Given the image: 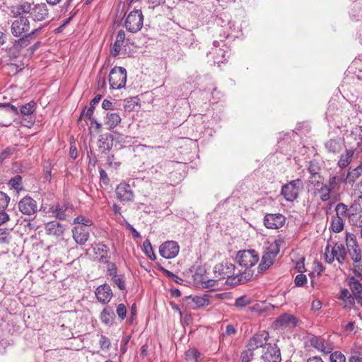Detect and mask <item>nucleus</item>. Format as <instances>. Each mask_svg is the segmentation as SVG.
<instances>
[{"instance_id": "7ed1b4c3", "label": "nucleus", "mask_w": 362, "mask_h": 362, "mask_svg": "<svg viewBox=\"0 0 362 362\" xmlns=\"http://www.w3.org/2000/svg\"><path fill=\"white\" fill-rule=\"evenodd\" d=\"M346 249L342 243H336L334 246L328 244L325 248V259L329 264L337 260L340 265H343L346 262Z\"/></svg>"}, {"instance_id": "338daca9", "label": "nucleus", "mask_w": 362, "mask_h": 362, "mask_svg": "<svg viewBox=\"0 0 362 362\" xmlns=\"http://www.w3.org/2000/svg\"><path fill=\"white\" fill-rule=\"evenodd\" d=\"M322 308V303L318 300H315L312 303V310L317 311Z\"/></svg>"}, {"instance_id": "5701e85b", "label": "nucleus", "mask_w": 362, "mask_h": 362, "mask_svg": "<svg viewBox=\"0 0 362 362\" xmlns=\"http://www.w3.org/2000/svg\"><path fill=\"white\" fill-rule=\"evenodd\" d=\"M45 230L48 235L59 238L63 235L64 228L57 221H50L46 224Z\"/></svg>"}, {"instance_id": "a211bd4d", "label": "nucleus", "mask_w": 362, "mask_h": 362, "mask_svg": "<svg viewBox=\"0 0 362 362\" xmlns=\"http://www.w3.org/2000/svg\"><path fill=\"white\" fill-rule=\"evenodd\" d=\"M269 339V333L266 331H262L259 333L255 334L249 341L247 347L250 350L257 349L259 347H262L267 344Z\"/></svg>"}, {"instance_id": "58836bf2", "label": "nucleus", "mask_w": 362, "mask_h": 362, "mask_svg": "<svg viewBox=\"0 0 362 362\" xmlns=\"http://www.w3.org/2000/svg\"><path fill=\"white\" fill-rule=\"evenodd\" d=\"M66 207L65 206H60L57 204L55 209L52 211L54 216L59 220H64L66 218Z\"/></svg>"}, {"instance_id": "20e7f679", "label": "nucleus", "mask_w": 362, "mask_h": 362, "mask_svg": "<svg viewBox=\"0 0 362 362\" xmlns=\"http://www.w3.org/2000/svg\"><path fill=\"white\" fill-rule=\"evenodd\" d=\"M303 187V181L300 179H296L283 185L281 189V194L286 201L292 202L298 197L299 192Z\"/></svg>"}, {"instance_id": "5fc2aeb1", "label": "nucleus", "mask_w": 362, "mask_h": 362, "mask_svg": "<svg viewBox=\"0 0 362 362\" xmlns=\"http://www.w3.org/2000/svg\"><path fill=\"white\" fill-rule=\"evenodd\" d=\"M0 108L5 109L7 112L18 114V108L10 103H0Z\"/></svg>"}, {"instance_id": "4be33fe9", "label": "nucleus", "mask_w": 362, "mask_h": 362, "mask_svg": "<svg viewBox=\"0 0 362 362\" xmlns=\"http://www.w3.org/2000/svg\"><path fill=\"white\" fill-rule=\"evenodd\" d=\"M316 189L314 191L315 195H318L322 202L328 201L330 199V194L333 192L327 186L320 181L314 183Z\"/></svg>"}, {"instance_id": "6ab92c4d", "label": "nucleus", "mask_w": 362, "mask_h": 362, "mask_svg": "<svg viewBox=\"0 0 362 362\" xmlns=\"http://www.w3.org/2000/svg\"><path fill=\"white\" fill-rule=\"evenodd\" d=\"M296 325V317L293 315L288 313L280 315L274 322V326L276 329H284L288 327H295Z\"/></svg>"}, {"instance_id": "13d9d810", "label": "nucleus", "mask_w": 362, "mask_h": 362, "mask_svg": "<svg viewBox=\"0 0 362 362\" xmlns=\"http://www.w3.org/2000/svg\"><path fill=\"white\" fill-rule=\"evenodd\" d=\"M307 282V277L303 274H298L295 278V284L297 286H303Z\"/></svg>"}, {"instance_id": "ea45409f", "label": "nucleus", "mask_w": 362, "mask_h": 362, "mask_svg": "<svg viewBox=\"0 0 362 362\" xmlns=\"http://www.w3.org/2000/svg\"><path fill=\"white\" fill-rule=\"evenodd\" d=\"M252 303L251 298L247 296H242L235 300V305L238 308H243Z\"/></svg>"}, {"instance_id": "f03ea898", "label": "nucleus", "mask_w": 362, "mask_h": 362, "mask_svg": "<svg viewBox=\"0 0 362 362\" xmlns=\"http://www.w3.org/2000/svg\"><path fill=\"white\" fill-rule=\"evenodd\" d=\"M345 240L347 253L353 262V272L356 276L362 279V255L356 238L353 233H346Z\"/></svg>"}, {"instance_id": "79ce46f5", "label": "nucleus", "mask_w": 362, "mask_h": 362, "mask_svg": "<svg viewBox=\"0 0 362 362\" xmlns=\"http://www.w3.org/2000/svg\"><path fill=\"white\" fill-rule=\"evenodd\" d=\"M74 223L77 224V226H84L88 228L93 225V221L83 216H78L74 218Z\"/></svg>"}, {"instance_id": "9b49d317", "label": "nucleus", "mask_w": 362, "mask_h": 362, "mask_svg": "<svg viewBox=\"0 0 362 362\" xmlns=\"http://www.w3.org/2000/svg\"><path fill=\"white\" fill-rule=\"evenodd\" d=\"M115 194L117 199L121 202H130L134 198L132 187L126 182H122L117 186Z\"/></svg>"}, {"instance_id": "f257e3e1", "label": "nucleus", "mask_w": 362, "mask_h": 362, "mask_svg": "<svg viewBox=\"0 0 362 362\" xmlns=\"http://www.w3.org/2000/svg\"><path fill=\"white\" fill-rule=\"evenodd\" d=\"M13 17L28 14L34 22L43 21L48 18L49 11L46 4H33L28 1L22 2L16 5L11 10Z\"/></svg>"}, {"instance_id": "6e6d98bb", "label": "nucleus", "mask_w": 362, "mask_h": 362, "mask_svg": "<svg viewBox=\"0 0 362 362\" xmlns=\"http://www.w3.org/2000/svg\"><path fill=\"white\" fill-rule=\"evenodd\" d=\"M99 344L102 349H108L111 344L110 339L104 335H101Z\"/></svg>"}, {"instance_id": "3c124183", "label": "nucleus", "mask_w": 362, "mask_h": 362, "mask_svg": "<svg viewBox=\"0 0 362 362\" xmlns=\"http://www.w3.org/2000/svg\"><path fill=\"white\" fill-rule=\"evenodd\" d=\"M15 151L13 147H7L0 153V161L2 162L6 158H9Z\"/></svg>"}, {"instance_id": "b1692460", "label": "nucleus", "mask_w": 362, "mask_h": 362, "mask_svg": "<svg viewBox=\"0 0 362 362\" xmlns=\"http://www.w3.org/2000/svg\"><path fill=\"white\" fill-rule=\"evenodd\" d=\"M93 250L95 254L100 255L99 258V262L101 263H107L110 256L109 255L110 250L107 245L104 244L103 243H98L95 244V246L93 247Z\"/></svg>"}, {"instance_id": "dca6fc26", "label": "nucleus", "mask_w": 362, "mask_h": 362, "mask_svg": "<svg viewBox=\"0 0 362 362\" xmlns=\"http://www.w3.org/2000/svg\"><path fill=\"white\" fill-rule=\"evenodd\" d=\"M279 252V248L276 247L275 249H268V250L264 252L258 266V273H263L273 264L274 260Z\"/></svg>"}, {"instance_id": "f3484780", "label": "nucleus", "mask_w": 362, "mask_h": 362, "mask_svg": "<svg viewBox=\"0 0 362 362\" xmlns=\"http://www.w3.org/2000/svg\"><path fill=\"white\" fill-rule=\"evenodd\" d=\"M72 233L75 242L83 245L88 240L90 230L84 226H76L72 229Z\"/></svg>"}, {"instance_id": "a18cd8bd", "label": "nucleus", "mask_w": 362, "mask_h": 362, "mask_svg": "<svg viewBox=\"0 0 362 362\" xmlns=\"http://www.w3.org/2000/svg\"><path fill=\"white\" fill-rule=\"evenodd\" d=\"M339 299L341 300H347L351 305L354 303V299L346 288L341 289Z\"/></svg>"}, {"instance_id": "09e8293b", "label": "nucleus", "mask_w": 362, "mask_h": 362, "mask_svg": "<svg viewBox=\"0 0 362 362\" xmlns=\"http://www.w3.org/2000/svg\"><path fill=\"white\" fill-rule=\"evenodd\" d=\"M10 201V197L4 192H0V211L4 210Z\"/></svg>"}, {"instance_id": "72a5a7b5", "label": "nucleus", "mask_w": 362, "mask_h": 362, "mask_svg": "<svg viewBox=\"0 0 362 362\" xmlns=\"http://www.w3.org/2000/svg\"><path fill=\"white\" fill-rule=\"evenodd\" d=\"M345 221L333 216L330 225V228L335 233L341 232L344 226Z\"/></svg>"}, {"instance_id": "393cba45", "label": "nucleus", "mask_w": 362, "mask_h": 362, "mask_svg": "<svg viewBox=\"0 0 362 362\" xmlns=\"http://www.w3.org/2000/svg\"><path fill=\"white\" fill-rule=\"evenodd\" d=\"M310 344L314 348L325 353L328 354L331 352L332 347L328 343L322 338L315 337L310 339Z\"/></svg>"}, {"instance_id": "c756f323", "label": "nucleus", "mask_w": 362, "mask_h": 362, "mask_svg": "<svg viewBox=\"0 0 362 362\" xmlns=\"http://www.w3.org/2000/svg\"><path fill=\"white\" fill-rule=\"evenodd\" d=\"M344 182V177L334 175L330 177L327 181V186L332 191L337 192L339 189L340 185Z\"/></svg>"}, {"instance_id": "a19ab883", "label": "nucleus", "mask_w": 362, "mask_h": 362, "mask_svg": "<svg viewBox=\"0 0 362 362\" xmlns=\"http://www.w3.org/2000/svg\"><path fill=\"white\" fill-rule=\"evenodd\" d=\"M35 110V103L32 101L25 104L24 105H22L21 107L20 112L21 114L28 116L33 114Z\"/></svg>"}, {"instance_id": "39448f33", "label": "nucleus", "mask_w": 362, "mask_h": 362, "mask_svg": "<svg viewBox=\"0 0 362 362\" xmlns=\"http://www.w3.org/2000/svg\"><path fill=\"white\" fill-rule=\"evenodd\" d=\"M127 82V71L124 67L115 66L109 74V83L112 89L124 88Z\"/></svg>"}, {"instance_id": "c85d7f7f", "label": "nucleus", "mask_w": 362, "mask_h": 362, "mask_svg": "<svg viewBox=\"0 0 362 362\" xmlns=\"http://www.w3.org/2000/svg\"><path fill=\"white\" fill-rule=\"evenodd\" d=\"M325 148L329 153H337L342 149V142L339 139H329L325 143Z\"/></svg>"}, {"instance_id": "a878e982", "label": "nucleus", "mask_w": 362, "mask_h": 362, "mask_svg": "<svg viewBox=\"0 0 362 362\" xmlns=\"http://www.w3.org/2000/svg\"><path fill=\"white\" fill-rule=\"evenodd\" d=\"M336 216L337 218H341L345 221L346 217H349L350 221H353L354 217V214H350L349 210L346 204L344 203H339L335 207Z\"/></svg>"}, {"instance_id": "4d7b16f0", "label": "nucleus", "mask_w": 362, "mask_h": 362, "mask_svg": "<svg viewBox=\"0 0 362 362\" xmlns=\"http://www.w3.org/2000/svg\"><path fill=\"white\" fill-rule=\"evenodd\" d=\"M253 350L247 349L241 354L242 362H250L253 356Z\"/></svg>"}, {"instance_id": "ddd939ff", "label": "nucleus", "mask_w": 362, "mask_h": 362, "mask_svg": "<svg viewBox=\"0 0 362 362\" xmlns=\"http://www.w3.org/2000/svg\"><path fill=\"white\" fill-rule=\"evenodd\" d=\"M18 209L25 215H33L37 211V204L32 197L25 196L18 202Z\"/></svg>"}, {"instance_id": "8fccbe9b", "label": "nucleus", "mask_w": 362, "mask_h": 362, "mask_svg": "<svg viewBox=\"0 0 362 362\" xmlns=\"http://www.w3.org/2000/svg\"><path fill=\"white\" fill-rule=\"evenodd\" d=\"M186 357L188 360L193 359L195 362H197L198 358L200 356V353L195 349H192L186 352Z\"/></svg>"}, {"instance_id": "e2e57ef3", "label": "nucleus", "mask_w": 362, "mask_h": 362, "mask_svg": "<svg viewBox=\"0 0 362 362\" xmlns=\"http://www.w3.org/2000/svg\"><path fill=\"white\" fill-rule=\"evenodd\" d=\"M107 264H108L107 272L109 273V275L111 276L112 278L114 277L115 276L118 275L117 274V268L115 264L114 263L110 262L109 261Z\"/></svg>"}, {"instance_id": "c03bdc74", "label": "nucleus", "mask_w": 362, "mask_h": 362, "mask_svg": "<svg viewBox=\"0 0 362 362\" xmlns=\"http://www.w3.org/2000/svg\"><path fill=\"white\" fill-rule=\"evenodd\" d=\"M331 362H346V359L345 356L340 351H334L329 356Z\"/></svg>"}, {"instance_id": "49530a36", "label": "nucleus", "mask_w": 362, "mask_h": 362, "mask_svg": "<svg viewBox=\"0 0 362 362\" xmlns=\"http://www.w3.org/2000/svg\"><path fill=\"white\" fill-rule=\"evenodd\" d=\"M192 302L194 303L195 307H203L209 304V300L204 297L195 296L192 298Z\"/></svg>"}, {"instance_id": "2eb2a0df", "label": "nucleus", "mask_w": 362, "mask_h": 362, "mask_svg": "<svg viewBox=\"0 0 362 362\" xmlns=\"http://www.w3.org/2000/svg\"><path fill=\"white\" fill-rule=\"evenodd\" d=\"M286 221V218L281 214H267L264 218V226L269 229L281 228Z\"/></svg>"}, {"instance_id": "052dcab7", "label": "nucleus", "mask_w": 362, "mask_h": 362, "mask_svg": "<svg viewBox=\"0 0 362 362\" xmlns=\"http://www.w3.org/2000/svg\"><path fill=\"white\" fill-rule=\"evenodd\" d=\"M144 252L146 255L152 254L153 247L149 240H145L143 243Z\"/></svg>"}, {"instance_id": "4468645a", "label": "nucleus", "mask_w": 362, "mask_h": 362, "mask_svg": "<svg viewBox=\"0 0 362 362\" xmlns=\"http://www.w3.org/2000/svg\"><path fill=\"white\" fill-rule=\"evenodd\" d=\"M262 358L264 362H281L280 349L275 344H268L267 346L264 347Z\"/></svg>"}, {"instance_id": "f704fd0d", "label": "nucleus", "mask_w": 362, "mask_h": 362, "mask_svg": "<svg viewBox=\"0 0 362 362\" xmlns=\"http://www.w3.org/2000/svg\"><path fill=\"white\" fill-rule=\"evenodd\" d=\"M113 315L114 313L109 308H105L100 314L101 321L106 325L111 324L113 320Z\"/></svg>"}, {"instance_id": "603ef678", "label": "nucleus", "mask_w": 362, "mask_h": 362, "mask_svg": "<svg viewBox=\"0 0 362 362\" xmlns=\"http://www.w3.org/2000/svg\"><path fill=\"white\" fill-rule=\"evenodd\" d=\"M117 315L122 319L124 320L127 315V308L126 306L123 303H120L117 305L116 310Z\"/></svg>"}, {"instance_id": "680f3d73", "label": "nucleus", "mask_w": 362, "mask_h": 362, "mask_svg": "<svg viewBox=\"0 0 362 362\" xmlns=\"http://www.w3.org/2000/svg\"><path fill=\"white\" fill-rule=\"evenodd\" d=\"M234 27V23L229 21L227 24L226 30L223 31V38H228L231 35V31Z\"/></svg>"}, {"instance_id": "f8f14e48", "label": "nucleus", "mask_w": 362, "mask_h": 362, "mask_svg": "<svg viewBox=\"0 0 362 362\" xmlns=\"http://www.w3.org/2000/svg\"><path fill=\"white\" fill-rule=\"evenodd\" d=\"M180 250V247L175 241H166L161 244L159 248V253L165 259H173L175 257Z\"/></svg>"}, {"instance_id": "9d476101", "label": "nucleus", "mask_w": 362, "mask_h": 362, "mask_svg": "<svg viewBox=\"0 0 362 362\" xmlns=\"http://www.w3.org/2000/svg\"><path fill=\"white\" fill-rule=\"evenodd\" d=\"M209 54L213 55L214 63L219 66L220 63L227 60L229 54L228 47L225 44L221 45L220 42L216 40L213 42V47Z\"/></svg>"}, {"instance_id": "aec40b11", "label": "nucleus", "mask_w": 362, "mask_h": 362, "mask_svg": "<svg viewBox=\"0 0 362 362\" xmlns=\"http://www.w3.org/2000/svg\"><path fill=\"white\" fill-rule=\"evenodd\" d=\"M348 282L352 294L357 300L358 303L362 306V284L355 276L349 277Z\"/></svg>"}, {"instance_id": "412c9836", "label": "nucleus", "mask_w": 362, "mask_h": 362, "mask_svg": "<svg viewBox=\"0 0 362 362\" xmlns=\"http://www.w3.org/2000/svg\"><path fill=\"white\" fill-rule=\"evenodd\" d=\"M97 299L103 303H107L112 297V292L110 286L107 284L99 286L95 291Z\"/></svg>"}, {"instance_id": "4c0bfd02", "label": "nucleus", "mask_w": 362, "mask_h": 362, "mask_svg": "<svg viewBox=\"0 0 362 362\" xmlns=\"http://www.w3.org/2000/svg\"><path fill=\"white\" fill-rule=\"evenodd\" d=\"M159 270L160 272H162L165 276H167L168 277L170 278L173 281H174L175 283H177L178 284H182V283L184 282V280L181 277H180L177 275L173 274V272H171L170 271L165 269L163 267H159Z\"/></svg>"}, {"instance_id": "423d86ee", "label": "nucleus", "mask_w": 362, "mask_h": 362, "mask_svg": "<svg viewBox=\"0 0 362 362\" xmlns=\"http://www.w3.org/2000/svg\"><path fill=\"white\" fill-rule=\"evenodd\" d=\"M144 16L139 9L131 11L126 18L124 25L131 33H136L143 27Z\"/></svg>"}, {"instance_id": "37998d69", "label": "nucleus", "mask_w": 362, "mask_h": 362, "mask_svg": "<svg viewBox=\"0 0 362 362\" xmlns=\"http://www.w3.org/2000/svg\"><path fill=\"white\" fill-rule=\"evenodd\" d=\"M114 284H115L120 290L126 288L124 276L122 274H118L112 278Z\"/></svg>"}, {"instance_id": "c9c22d12", "label": "nucleus", "mask_w": 362, "mask_h": 362, "mask_svg": "<svg viewBox=\"0 0 362 362\" xmlns=\"http://www.w3.org/2000/svg\"><path fill=\"white\" fill-rule=\"evenodd\" d=\"M30 43V39L28 36L25 34L21 36V37L15 40L13 46L16 49H21L22 47H27Z\"/></svg>"}, {"instance_id": "7c9ffc66", "label": "nucleus", "mask_w": 362, "mask_h": 362, "mask_svg": "<svg viewBox=\"0 0 362 362\" xmlns=\"http://www.w3.org/2000/svg\"><path fill=\"white\" fill-rule=\"evenodd\" d=\"M354 154V150L347 149L345 153L341 155L340 158L338 161V165L341 168H346L351 161Z\"/></svg>"}, {"instance_id": "de8ad7c7", "label": "nucleus", "mask_w": 362, "mask_h": 362, "mask_svg": "<svg viewBox=\"0 0 362 362\" xmlns=\"http://www.w3.org/2000/svg\"><path fill=\"white\" fill-rule=\"evenodd\" d=\"M11 240L10 232L7 229L0 228V243L8 244Z\"/></svg>"}, {"instance_id": "0e129e2a", "label": "nucleus", "mask_w": 362, "mask_h": 362, "mask_svg": "<svg viewBox=\"0 0 362 362\" xmlns=\"http://www.w3.org/2000/svg\"><path fill=\"white\" fill-rule=\"evenodd\" d=\"M236 332V329L232 325H228L226 328L225 332L223 334V336H230L234 334Z\"/></svg>"}, {"instance_id": "1a4fd4ad", "label": "nucleus", "mask_w": 362, "mask_h": 362, "mask_svg": "<svg viewBox=\"0 0 362 362\" xmlns=\"http://www.w3.org/2000/svg\"><path fill=\"white\" fill-rule=\"evenodd\" d=\"M259 255L255 250L239 251L236 256L237 262L245 268L252 267L259 261Z\"/></svg>"}, {"instance_id": "bf43d9fd", "label": "nucleus", "mask_w": 362, "mask_h": 362, "mask_svg": "<svg viewBox=\"0 0 362 362\" xmlns=\"http://www.w3.org/2000/svg\"><path fill=\"white\" fill-rule=\"evenodd\" d=\"M99 173H100V182L103 185H108L109 182H110V179H109L108 175H107V173L105 172V170H103V168H100Z\"/></svg>"}, {"instance_id": "0eeeda50", "label": "nucleus", "mask_w": 362, "mask_h": 362, "mask_svg": "<svg viewBox=\"0 0 362 362\" xmlns=\"http://www.w3.org/2000/svg\"><path fill=\"white\" fill-rule=\"evenodd\" d=\"M235 266L232 263H226L225 265L220 264L215 267V272H217V269L219 272H221L223 276H220V279L226 278V283L230 286H236L238 284H242L241 279L240 278V273L236 275H231L232 271L234 270Z\"/></svg>"}, {"instance_id": "bb28decb", "label": "nucleus", "mask_w": 362, "mask_h": 362, "mask_svg": "<svg viewBox=\"0 0 362 362\" xmlns=\"http://www.w3.org/2000/svg\"><path fill=\"white\" fill-rule=\"evenodd\" d=\"M121 122V117L117 112H107L105 119V124L109 129H112Z\"/></svg>"}, {"instance_id": "473e14b6", "label": "nucleus", "mask_w": 362, "mask_h": 362, "mask_svg": "<svg viewBox=\"0 0 362 362\" xmlns=\"http://www.w3.org/2000/svg\"><path fill=\"white\" fill-rule=\"evenodd\" d=\"M100 100H101L100 95H97L96 96H95L90 101V107L87 110H86V108L83 109V112L81 114L80 118L83 115H85V117L87 119H91V116H93V110L95 109V105L96 104H98Z\"/></svg>"}, {"instance_id": "2f4dec72", "label": "nucleus", "mask_w": 362, "mask_h": 362, "mask_svg": "<svg viewBox=\"0 0 362 362\" xmlns=\"http://www.w3.org/2000/svg\"><path fill=\"white\" fill-rule=\"evenodd\" d=\"M362 173V164L359 165L356 168L349 171L344 178V182H347L349 184H353L361 175Z\"/></svg>"}, {"instance_id": "69168bd1", "label": "nucleus", "mask_w": 362, "mask_h": 362, "mask_svg": "<svg viewBox=\"0 0 362 362\" xmlns=\"http://www.w3.org/2000/svg\"><path fill=\"white\" fill-rule=\"evenodd\" d=\"M9 220V216L4 210L0 211V226Z\"/></svg>"}, {"instance_id": "cd10ccee", "label": "nucleus", "mask_w": 362, "mask_h": 362, "mask_svg": "<svg viewBox=\"0 0 362 362\" xmlns=\"http://www.w3.org/2000/svg\"><path fill=\"white\" fill-rule=\"evenodd\" d=\"M125 39V33L123 30H119L117 35L116 40L113 44V46L111 49V55L112 57H116L119 54L121 47L124 43Z\"/></svg>"}, {"instance_id": "864d4df0", "label": "nucleus", "mask_w": 362, "mask_h": 362, "mask_svg": "<svg viewBox=\"0 0 362 362\" xmlns=\"http://www.w3.org/2000/svg\"><path fill=\"white\" fill-rule=\"evenodd\" d=\"M252 275V273L247 270L240 273V278L241 279L242 284H245L251 280Z\"/></svg>"}, {"instance_id": "e433bc0d", "label": "nucleus", "mask_w": 362, "mask_h": 362, "mask_svg": "<svg viewBox=\"0 0 362 362\" xmlns=\"http://www.w3.org/2000/svg\"><path fill=\"white\" fill-rule=\"evenodd\" d=\"M8 185L11 188L20 191L22 189V177L21 175H16L11 178L8 182Z\"/></svg>"}, {"instance_id": "6e6552de", "label": "nucleus", "mask_w": 362, "mask_h": 362, "mask_svg": "<svg viewBox=\"0 0 362 362\" xmlns=\"http://www.w3.org/2000/svg\"><path fill=\"white\" fill-rule=\"evenodd\" d=\"M19 18L14 20L11 26V32L16 37H19L27 34L30 29V22L28 17L21 15Z\"/></svg>"}, {"instance_id": "774afa93", "label": "nucleus", "mask_w": 362, "mask_h": 362, "mask_svg": "<svg viewBox=\"0 0 362 362\" xmlns=\"http://www.w3.org/2000/svg\"><path fill=\"white\" fill-rule=\"evenodd\" d=\"M349 362H362V357L358 355H353L349 358Z\"/></svg>"}]
</instances>
